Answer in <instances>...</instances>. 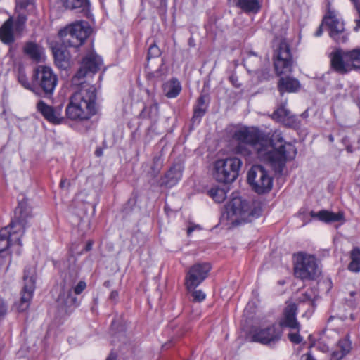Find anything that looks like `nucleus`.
I'll return each instance as SVG.
<instances>
[{"mask_svg":"<svg viewBox=\"0 0 360 360\" xmlns=\"http://www.w3.org/2000/svg\"><path fill=\"white\" fill-rule=\"evenodd\" d=\"M305 360H315L310 354H307L304 356Z\"/></svg>","mask_w":360,"mask_h":360,"instance_id":"obj_49","label":"nucleus"},{"mask_svg":"<svg viewBox=\"0 0 360 360\" xmlns=\"http://www.w3.org/2000/svg\"><path fill=\"white\" fill-rule=\"evenodd\" d=\"M356 26L358 28H360V19L356 20Z\"/></svg>","mask_w":360,"mask_h":360,"instance_id":"obj_53","label":"nucleus"},{"mask_svg":"<svg viewBox=\"0 0 360 360\" xmlns=\"http://www.w3.org/2000/svg\"><path fill=\"white\" fill-rule=\"evenodd\" d=\"M354 294H355V292H351V295H354Z\"/></svg>","mask_w":360,"mask_h":360,"instance_id":"obj_58","label":"nucleus"},{"mask_svg":"<svg viewBox=\"0 0 360 360\" xmlns=\"http://www.w3.org/2000/svg\"><path fill=\"white\" fill-rule=\"evenodd\" d=\"M347 53L341 49L333 51L330 55L331 68L339 74H346L349 71V62Z\"/></svg>","mask_w":360,"mask_h":360,"instance_id":"obj_16","label":"nucleus"},{"mask_svg":"<svg viewBox=\"0 0 360 360\" xmlns=\"http://www.w3.org/2000/svg\"><path fill=\"white\" fill-rule=\"evenodd\" d=\"M323 33V29H322V25H321L318 30H316V32H315V36L316 37H320Z\"/></svg>","mask_w":360,"mask_h":360,"instance_id":"obj_48","label":"nucleus"},{"mask_svg":"<svg viewBox=\"0 0 360 360\" xmlns=\"http://www.w3.org/2000/svg\"><path fill=\"white\" fill-rule=\"evenodd\" d=\"M295 276L302 280H312L318 276L320 269L314 256L298 253L295 257Z\"/></svg>","mask_w":360,"mask_h":360,"instance_id":"obj_6","label":"nucleus"},{"mask_svg":"<svg viewBox=\"0 0 360 360\" xmlns=\"http://www.w3.org/2000/svg\"><path fill=\"white\" fill-rule=\"evenodd\" d=\"M262 212L259 202L247 201L241 197H234L226 207L227 219L232 224L251 222L258 218Z\"/></svg>","mask_w":360,"mask_h":360,"instance_id":"obj_3","label":"nucleus"},{"mask_svg":"<svg viewBox=\"0 0 360 360\" xmlns=\"http://www.w3.org/2000/svg\"><path fill=\"white\" fill-rule=\"evenodd\" d=\"M26 21V15L24 13H19L15 21V31L18 32H21L24 29Z\"/></svg>","mask_w":360,"mask_h":360,"instance_id":"obj_37","label":"nucleus"},{"mask_svg":"<svg viewBox=\"0 0 360 360\" xmlns=\"http://www.w3.org/2000/svg\"><path fill=\"white\" fill-rule=\"evenodd\" d=\"M350 262L348 264V269L354 273L360 272V248L354 247L350 252Z\"/></svg>","mask_w":360,"mask_h":360,"instance_id":"obj_31","label":"nucleus"},{"mask_svg":"<svg viewBox=\"0 0 360 360\" xmlns=\"http://www.w3.org/2000/svg\"><path fill=\"white\" fill-rule=\"evenodd\" d=\"M96 153H97L98 155H100L101 152L96 151Z\"/></svg>","mask_w":360,"mask_h":360,"instance_id":"obj_56","label":"nucleus"},{"mask_svg":"<svg viewBox=\"0 0 360 360\" xmlns=\"http://www.w3.org/2000/svg\"><path fill=\"white\" fill-rule=\"evenodd\" d=\"M91 33V28L85 21H78L67 26L59 32L65 46L78 47L84 44Z\"/></svg>","mask_w":360,"mask_h":360,"instance_id":"obj_4","label":"nucleus"},{"mask_svg":"<svg viewBox=\"0 0 360 360\" xmlns=\"http://www.w3.org/2000/svg\"><path fill=\"white\" fill-rule=\"evenodd\" d=\"M300 87L299 81L291 77H281L278 84V89L282 95L284 92H293Z\"/></svg>","mask_w":360,"mask_h":360,"instance_id":"obj_26","label":"nucleus"},{"mask_svg":"<svg viewBox=\"0 0 360 360\" xmlns=\"http://www.w3.org/2000/svg\"><path fill=\"white\" fill-rule=\"evenodd\" d=\"M290 340L295 344H298L302 342V338L298 333H290L288 334Z\"/></svg>","mask_w":360,"mask_h":360,"instance_id":"obj_42","label":"nucleus"},{"mask_svg":"<svg viewBox=\"0 0 360 360\" xmlns=\"http://www.w3.org/2000/svg\"><path fill=\"white\" fill-rule=\"evenodd\" d=\"M231 137L234 153L247 157L255 152L276 172H282L286 162L294 159L297 153L295 147L285 142L277 131L269 139L257 128L241 127L233 130Z\"/></svg>","mask_w":360,"mask_h":360,"instance_id":"obj_1","label":"nucleus"},{"mask_svg":"<svg viewBox=\"0 0 360 360\" xmlns=\"http://www.w3.org/2000/svg\"><path fill=\"white\" fill-rule=\"evenodd\" d=\"M158 115L159 108L158 104L156 102L146 105L140 113L141 117L148 119L153 122H155L158 120Z\"/></svg>","mask_w":360,"mask_h":360,"instance_id":"obj_29","label":"nucleus"},{"mask_svg":"<svg viewBox=\"0 0 360 360\" xmlns=\"http://www.w3.org/2000/svg\"><path fill=\"white\" fill-rule=\"evenodd\" d=\"M18 80L19 83L25 89H29L32 91H33L35 94H38V92L36 91V88L33 86V83L30 84L29 82V79L27 77L24 69L22 68H18Z\"/></svg>","mask_w":360,"mask_h":360,"instance_id":"obj_34","label":"nucleus"},{"mask_svg":"<svg viewBox=\"0 0 360 360\" xmlns=\"http://www.w3.org/2000/svg\"><path fill=\"white\" fill-rule=\"evenodd\" d=\"M7 311V305L5 302L0 299V317L4 316Z\"/></svg>","mask_w":360,"mask_h":360,"instance_id":"obj_44","label":"nucleus"},{"mask_svg":"<svg viewBox=\"0 0 360 360\" xmlns=\"http://www.w3.org/2000/svg\"><path fill=\"white\" fill-rule=\"evenodd\" d=\"M210 197L217 202H222L226 198V191L224 188L215 187L210 190Z\"/></svg>","mask_w":360,"mask_h":360,"instance_id":"obj_35","label":"nucleus"},{"mask_svg":"<svg viewBox=\"0 0 360 360\" xmlns=\"http://www.w3.org/2000/svg\"><path fill=\"white\" fill-rule=\"evenodd\" d=\"M57 76L51 68L39 65L35 68L32 75V83L37 92L39 88L46 94H52L57 85Z\"/></svg>","mask_w":360,"mask_h":360,"instance_id":"obj_7","label":"nucleus"},{"mask_svg":"<svg viewBox=\"0 0 360 360\" xmlns=\"http://www.w3.org/2000/svg\"><path fill=\"white\" fill-rule=\"evenodd\" d=\"M33 4L32 0H17V7L21 9H25Z\"/></svg>","mask_w":360,"mask_h":360,"instance_id":"obj_41","label":"nucleus"},{"mask_svg":"<svg viewBox=\"0 0 360 360\" xmlns=\"http://www.w3.org/2000/svg\"><path fill=\"white\" fill-rule=\"evenodd\" d=\"M101 64V58L90 53L82 60L80 67L72 78L78 89L71 96L66 108L68 118L72 120H86L96 112V91L94 86L80 81L89 74H95Z\"/></svg>","mask_w":360,"mask_h":360,"instance_id":"obj_2","label":"nucleus"},{"mask_svg":"<svg viewBox=\"0 0 360 360\" xmlns=\"http://www.w3.org/2000/svg\"><path fill=\"white\" fill-rule=\"evenodd\" d=\"M37 110L40 112L44 117L51 123L60 124L63 120V116L61 114L62 108H53L51 105H48L43 101H40L37 105Z\"/></svg>","mask_w":360,"mask_h":360,"instance_id":"obj_18","label":"nucleus"},{"mask_svg":"<svg viewBox=\"0 0 360 360\" xmlns=\"http://www.w3.org/2000/svg\"><path fill=\"white\" fill-rule=\"evenodd\" d=\"M182 176V169L180 166H174L162 177L160 184L166 187H172L176 185Z\"/></svg>","mask_w":360,"mask_h":360,"instance_id":"obj_20","label":"nucleus"},{"mask_svg":"<svg viewBox=\"0 0 360 360\" xmlns=\"http://www.w3.org/2000/svg\"><path fill=\"white\" fill-rule=\"evenodd\" d=\"M262 0H236V5L246 13L255 14L262 7Z\"/></svg>","mask_w":360,"mask_h":360,"instance_id":"obj_24","label":"nucleus"},{"mask_svg":"<svg viewBox=\"0 0 360 360\" xmlns=\"http://www.w3.org/2000/svg\"><path fill=\"white\" fill-rule=\"evenodd\" d=\"M323 22L329 27L330 37L338 44L345 43L348 39L344 23L335 11H328Z\"/></svg>","mask_w":360,"mask_h":360,"instance_id":"obj_12","label":"nucleus"},{"mask_svg":"<svg viewBox=\"0 0 360 360\" xmlns=\"http://www.w3.org/2000/svg\"><path fill=\"white\" fill-rule=\"evenodd\" d=\"M160 55V50L159 47L153 44L150 45L148 51V59H150L152 58L158 57Z\"/></svg>","mask_w":360,"mask_h":360,"instance_id":"obj_39","label":"nucleus"},{"mask_svg":"<svg viewBox=\"0 0 360 360\" xmlns=\"http://www.w3.org/2000/svg\"><path fill=\"white\" fill-rule=\"evenodd\" d=\"M351 342L347 338L340 340L332 353L333 360H340L351 350Z\"/></svg>","mask_w":360,"mask_h":360,"instance_id":"obj_25","label":"nucleus"},{"mask_svg":"<svg viewBox=\"0 0 360 360\" xmlns=\"http://www.w3.org/2000/svg\"><path fill=\"white\" fill-rule=\"evenodd\" d=\"M274 64L278 75L292 71V56L289 45L285 41H281L274 56Z\"/></svg>","mask_w":360,"mask_h":360,"instance_id":"obj_11","label":"nucleus"},{"mask_svg":"<svg viewBox=\"0 0 360 360\" xmlns=\"http://www.w3.org/2000/svg\"><path fill=\"white\" fill-rule=\"evenodd\" d=\"M106 360H115V357L110 356Z\"/></svg>","mask_w":360,"mask_h":360,"instance_id":"obj_54","label":"nucleus"},{"mask_svg":"<svg viewBox=\"0 0 360 360\" xmlns=\"http://www.w3.org/2000/svg\"><path fill=\"white\" fill-rule=\"evenodd\" d=\"M57 303L58 307L65 311H68L72 307H75L78 305L77 298L72 295L71 289H63L57 299Z\"/></svg>","mask_w":360,"mask_h":360,"instance_id":"obj_19","label":"nucleus"},{"mask_svg":"<svg viewBox=\"0 0 360 360\" xmlns=\"http://www.w3.org/2000/svg\"><path fill=\"white\" fill-rule=\"evenodd\" d=\"M53 53L56 65L60 68H65L70 60L69 53L62 47H54Z\"/></svg>","mask_w":360,"mask_h":360,"instance_id":"obj_28","label":"nucleus"},{"mask_svg":"<svg viewBox=\"0 0 360 360\" xmlns=\"http://www.w3.org/2000/svg\"><path fill=\"white\" fill-rule=\"evenodd\" d=\"M188 291L191 293L192 300L193 302H200L203 301L206 297L205 293L203 292L201 290L193 289Z\"/></svg>","mask_w":360,"mask_h":360,"instance_id":"obj_38","label":"nucleus"},{"mask_svg":"<svg viewBox=\"0 0 360 360\" xmlns=\"http://www.w3.org/2000/svg\"><path fill=\"white\" fill-rule=\"evenodd\" d=\"M66 181H66L65 179V180H62V181H60V186H61V187H64V186H65V184L66 183Z\"/></svg>","mask_w":360,"mask_h":360,"instance_id":"obj_52","label":"nucleus"},{"mask_svg":"<svg viewBox=\"0 0 360 360\" xmlns=\"http://www.w3.org/2000/svg\"><path fill=\"white\" fill-rule=\"evenodd\" d=\"M272 118L277 122H282L285 125H289L292 120V116L285 106H281L273 112Z\"/></svg>","mask_w":360,"mask_h":360,"instance_id":"obj_30","label":"nucleus"},{"mask_svg":"<svg viewBox=\"0 0 360 360\" xmlns=\"http://www.w3.org/2000/svg\"><path fill=\"white\" fill-rule=\"evenodd\" d=\"M206 111V106H201L198 105L194 110L193 118L201 117L204 115Z\"/></svg>","mask_w":360,"mask_h":360,"instance_id":"obj_40","label":"nucleus"},{"mask_svg":"<svg viewBox=\"0 0 360 360\" xmlns=\"http://www.w3.org/2000/svg\"><path fill=\"white\" fill-rule=\"evenodd\" d=\"M34 274V267L25 268L23 276L25 284L21 292V298L20 302L16 304L17 309L19 311H26L30 305L35 289Z\"/></svg>","mask_w":360,"mask_h":360,"instance_id":"obj_10","label":"nucleus"},{"mask_svg":"<svg viewBox=\"0 0 360 360\" xmlns=\"http://www.w3.org/2000/svg\"><path fill=\"white\" fill-rule=\"evenodd\" d=\"M193 229H194L193 227H189L187 230L188 234H191L193 231Z\"/></svg>","mask_w":360,"mask_h":360,"instance_id":"obj_51","label":"nucleus"},{"mask_svg":"<svg viewBox=\"0 0 360 360\" xmlns=\"http://www.w3.org/2000/svg\"><path fill=\"white\" fill-rule=\"evenodd\" d=\"M181 90V86L177 79L173 78L163 85V91L167 98L176 97Z\"/></svg>","mask_w":360,"mask_h":360,"instance_id":"obj_27","label":"nucleus"},{"mask_svg":"<svg viewBox=\"0 0 360 360\" xmlns=\"http://www.w3.org/2000/svg\"><path fill=\"white\" fill-rule=\"evenodd\" d=\"M91 246H92V243H91V242H89V243L86 244V248H85L86 250V251L90 250L91 249Z\"/></svg>","mask_w":360,"mask_h":360,"instance_id":"obj_50","label":"nucleus"},{"mask_svg":"<svg viewBox=\"0 0 360 360\" xmlns=\"http://www.w3.org/2000/svg\"><path fill=\"white\" fill-rule=\"evenodd\" d=\"M248 181L252 188L259 194L269 192L273 186V179L261 165L251 167L248 174Z\"/></svg>","mask_w":360,"mask_h":360,"instance_id":"obj_8","label":"nucleus"},{"mask_svg":"<svg viewBox=\"0 0 360 360\" xmlns=\"http://www.w3.org/2000/svg\"><path fill=\"white\" fill-rule=\"evenodd\" d=\"M283 334L281 326L271 324L266 327H260L253 330L252 340L269 347L274 346L281 339Z\"/></svg>","mask_w":360,"mask_h":360,"instance_id":"obj_9","label":"nucleus"},{"mask_svg":"<svg viewBox=\"0 0 360 360\" xmlns=\"http://www.w3.org/2000/svg\"><path fill=\"white\" fill-rule=\"evenodd\" d=\"M301 302H307L309 305L313 304V300L308 293L302 295V297L300 298Z\"/></svg>","mask_w":360,"mask_h":360,"instance_id":"obj_45","label":"nucleus"},{"mask_svg":"<svg viewBox=\"0 0 360 360\" xmlns=\"http://www.w3.org/2000/svg\"><path fill=\"white\" fill-rule=\"evenodd\" d=\"M207 96L205 95H202L198 100V105L201 106H206V103L207 101Z\"/></svg>","mask_w":360,"mask_h":360,"instance_id":"obj_46","label":"nucleus"},{"mask_svg":"<svg viewBox=\"0 0 360 360\" xmlns=\"http://www.w3.org/2000/svg\"><path fill=\"white\" fill-rule=\"evenodd\" d=\"M347 58L349 60V71L360 68V49H355L350 51H346Z\"/></svg>","mask_w":360,"mask_h":360,"instance_id":"obj_33","label":"nucleus"},{"mask_svg":"<svg viewBox=\"0 0 360 360\" xmlns=\"http://www.w3.org/2000/svg\"><path fill=\"white\" fill-rule=\"evenodd\" d=\"M22 231H16L10 226L0 230V252L8 249L13 244H21Z\"/></svg>","mask_w":360,"mask_h":360,"instance_id":"obj_15","label":"nucleus"},{"mask_svg":"<svg viewBox=\"0 0 360 360\" xmlns=\"http://www.w3.org/2000/svg\"><path fill=\"white\" fill-rule=\"evenodd\" d=\"M297 307L295 303H288L283 311V318L281 319L278 326L283 327H288L291 329H296L299 330L300 323L297 320Z\"/></svg>","mask_w":360,"mask_h":360,"instance_id":"obj_17","label":"nucleus"},{"mask_svg":"<svg viewBox=\"0 0 360 360\" xmlns=\"http://www.w3.org/2000/svg\"><path fill=\"white\" fill-rule=\"evenodd\" d=\"M310 216L313 218H317L319 220L325 223L344 221V214L341 212L334 213L326 210H321L318 212L311 211Z\"/></svg>","mask_w":360,"mask_h":360,"instance_id":"obj_22","label":"nucleus"},{"mask_svg":"<svg viewBox=\"0 0 360 360\" xmlns=\"http://www.w3.org/2000/svg\"><path fill=\"white\" fill-rule=\"evenodd\" d=\"M241 165L242 161L236 157L218 160L214 165V178L219 182L231 183L237 179Z\"/></svg>","mask_w":360,"mask_h":360,"instance_id":"obj_5","label":"nucleus"},{"mask_svg":"<svg viewBox=\"0 0 360 360\" xmlns=\"http://www.w3.org/2000/svg\"><path fill=\"white\" fill-rule=\"evenodd\" d=\"M13 19L10 17L0 27V39L5 44H11L15 41Z\"/></svg>","mask_w":360,"mask_h":360,"instance_id":"obj_21","label":"nucleus"},{"mask_svg":"<svg viewBox=\"0 0 360 360\" xmlns=\"http://www.w3.org/2000/svg\"><path fill=\"white\" fill-rule=\"evenodd\" d=\"M32 218V207L27 199H22L15 210L14 219L10 226L16 231H22L23 236L26 226Z\"/></svg>","mask_w":360,"mask_h":360,"instance_id":"obj_13","label":"nucleus"},{"mask_svg":"<svg viewBox=\"0 0 360 360\" xmlns=\"http://www.w3.org/2000/svg\"><path fill=\"white\" fill-rule=\"evenodd\" d=\"M163 165V160L160 156H155L153 159V162L150 166V171L149 174L153 177H156Z\"/></svg>","mask_w":360,"mask_h":360,"instance_id":"obj_36","label":"nucleus"},{"mask_svg":"<svg viewBox=\"0 0 360 360\" xmlns=\"http://www.w3.org/2000/svg\"><path fill=\"white\" fill-rule=\"evenodd\" d=\"M96 153H97L98 155H100L101 152L96 151Z\"/></svg>","mask_w":360,"mask_h":360,"instance_id":"obj_57","label":"nucleus"},{"mask_svg":"<svg viewBox=\"0 0 360 360\" xmlns=\"http://www.w3.org/2000/svg\"><path fill=\"white\" fill-rule=\"evenodd\" d=\"M211 269L209 263H197L193 265L186 276V287L188 290L195 289L207 277Z\"/></svg>","mask_w":360,"mask_h":360,"instance_id":"obj_14","label":"nucleus"},{"mask_svg":"<svg viewBox=\"0 0 360 360\" xmlns=\"http://www.w3.org/2000/svg\"><path fill=\"white\" fill-rule=\"evenodd\" d=\"M117 298H118L117 291H116V290L112 291L110 293V299L113 302H116Z\"/></svg>","mask_w":360,"mask_h":360,"instance_id":"obj_47","label":"nucleus"},{"mask_svg":"<svg viewBox=\"0 0 360 360\" xmlns=\"http://www.w3.org/2000/svg\"><path fill=\"white\" fill-rule=\"evenodd\" d=\"M23 51L25 54L36 62L41 61L44 56L43 49L32 41H28L25 44Z\"/></svg>","mask_w":360,"mask_h":360,"instance_id":"obj_23","label":"nucleus"},{"mask_svg":"<svg viewBox=\"0 0 360 360\" xmlns=\"http://www.w3.org/2000/svg\"><path fill=\"white\" fill-rule=\"evenodd\" d=\"M329 139H330V141H333V136H332V135H330V136H329Z\"/></svg>","mask_w":360,"mask_h":360,"instance_id":"obj_55","label":"nucleus"},{"mask_svg":"<svg viewBox=\"0 0 360 360\" xmlns=\"http://www.w3.org/2000/svg\"><path fill=\"white\" fill-rule=\"evenodd\" d=\"M86 284L84 281H80L77 285L74 288V292L76 295H79L86 288Z\"/></svg>","mask_w":360,"mask_h":360,"instance_id":"obj_43","label":"nucleus"},{"mask_svg":"<svg viewBox=\"0 0 360 360\" xmlns=\"http://www.w3.org/2000/svg\"><path fill=\"white\" fill-rule=\"evenodd\" d=\"M61 1L66 8H82V11L85 13H87L89 7V0H61Z\"/></svg>","mask_w":360,"mask_h":360,"instance_id":"obj_32","label":"nucleus"}]
</instances>
